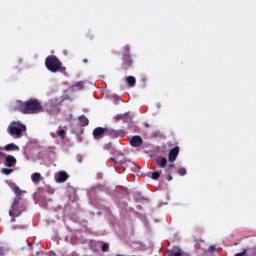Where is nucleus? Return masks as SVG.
<instances>
[{"label":"nucleus","instance_id":"26","mask_svg":"<svg viewBox=\"0 0 256 256\" xmlns=\"http://www.w3.org/2000/svg\"><path fill=\"white\" fill-rule=\"evenodd\" d=\"M109 250V245L107 243L102 244V251L107 252Z\"/></svg>","mask_w":256,"mask_h":256},{"label":"nucleus","instance_id":"33","mask_svg":"<svg viewBox=\"0 0 256 256\" xmlns=\"http://www.w3.org/2000/svg\"><path fill=\"white\" fill-rule=\"evenodd\" d=\"M15 221H16L15 217H12L11 222H15Z\"/></svg>","mask_w":256,"mask_h":256},{"label":"nucleus","instance_id":"10","mask_svg":"<svg viewBox=\"0 0 256 256\" xmlns=\"http://www.w3.org/2000/svg\"><path fill=\"white\" fill-rule=\"evenodd\" d=\"M5 162L7 167L12 168L16 166L17 160L15 157L8 155L6 156Z\"/></svg>","mask_w":256,"mask_h":256},{"label":"nucleus","instance_id":"9","mask_svg":"<svg viewBox=\"0 0 256 256\" xmlns=\"http://www.w3.org/2000/svg\"><path fill=\"white\" fill-rule=\"evenodd\" d=\"M142 144H143V139H142L140 136H138V135L133 136V137L130 139V145H131L132 147L137 148V147H140Z\"/></svg>","mask_w":256,"mask_h":256},{"label":"nucleus","instance_id":"6","mask_svg":"<svg viewBox=\"0 0 256 256\" xmlns=\"http://www.w3.org/2000/svg\"><path fill=\"white\" fill-rule=\"evenodd\" d=\"M126 135L125 131L123 130H114V129H109L106 128V136L115 139L118 137H124Z\"/></svg>","mask_w":256,"mask_h":256},{"label":"nucleus","instance_id":"29","mask_svg":"<svg viewBox=\"0 0 256 256\" xmlns=\"http://www.w3.org/2000/svg\"><path fill=\"white\" fill-rule=\"evenodd\" d=\"M216 250V246L215 245H211L208 247V251L209 252H214Z\"/></svg>","mask_w":256,"mask_h":256},{"label":"nucleus","instance_id":"5","mask_svg":"<svg viewBox=\"0 0 256 256\" xmlns=\"http://www.w3.org/2000/svg\"><path fill=\"white\" fill-rule=\"evenodd\" d=\"M131 48L129 45L122 48V70L127 71L133 66V60L131 58Z\"/></svg>","mask_w":256,"mask_h":256},{"label":"nucleus","instance_id":"8","mask_svg":"<svg viewBox=\"0 0 256 256\" xmlns=\"http://www.w3.org/2000/svg\"><path fill=\"white\" fill-rule=\"evenodd\" d=\"M179 152H180V148L178 146H175L174 148H172L168 153V161L170 163L175 162L179 155Z\"/></svg>","mask_w":256,"mask_h":256},{"label":"nucleus","instance_id":"1","mask_svg":"<svg viewBox=\"0 0 256 256\" xmlns=\"http://www.w3.org/2000/svg\"><path fill=\"white\" fill-rule=\"evenodd\" d=\"M16 109L26 115L39 114L45 111L38 99H30L25 102L17 101Z\"/></svg>","mask_w":256,"mask_h":256},{"label":"nucleus","instance_id":"18","mask_svg":"<svg viewBox=\"0 0 256 256\" xmlns=\"http://www.w3.org/2000/svg\"><path fill=\"white\" fill-rule=\"evenodd\" d=\"M78 120L80 121V124L82 125V127H85V126L89 125V120L85 116L78 117Z\"/></svg>","mask_w":256,"mask_h":256},{"label":"nucleus","instance_id":"34","mask_svg":"<svg viewBox=\"0 0 256 256\" xmlns=\"http://www.w3.org/2000/svg\"><path fill=\"white\" fill-rule=\"evenodd\" d=\"M49 112H50V114H52V110H50Z\"/></svg>","mask_w":256,"mask_h":256},{"label":"nucleus","instance_id":"23","mask_svg":"<svg viewBox=\"0 0 256 256\" xmlns=\"http://www.w3.org/2000/svg\"><path fill=\"white\" fill-rule=\"evenodd\" d=\"M177 173L180 175V176H184L187 174V170L185 168H180L177 170Z\"/></svg>","mask_w":256,"mask_h":256},{"label":"nucleus","instance_id":"24","mask_svg":"<svg viewBox=\"0 0 256 256\" xmlns=\"http://www.w3.org/2000/svg\"><path fill=\"white\" fill-rule=\"evenodd\" d=\"M159 177H160V173L158 171L153 172L151 175V178L153 180H157V179H159Z\"/></svg>","mask_w":256,"mask_h":256},{"label":"nucleus","instance_id":"2","mask_svg":"<svg viewBox=\"0 0 256 256\" xmlns=\"http://www.w3.org/2000/svg\"><path fill=\"white\" fill-rule=\"evenodd\" d=\"M13 191L16 194V198L9 211V215L11 217H19L27 208L26 204L22 201L23 198L21 197L23 193H26V191H22L18 186H14Z\"/></svg>","mask_w":256,"mask_h":256},{"label":"nucleus","instance_id":"19","mask_svg":"<svg viewBox=\"0 0 256 256\" xmlns=\"http://www.w3.org/2000/svg\"><path fill=\"white\" fill-rule=\"evenodd\" d=\"M31 179H32V181H33L34 183L37 184V183H39V182L41 181L42 176H41L40 173H34V174H32Z\"/></svg>","mask_w":256,"mask_h":256},{"label":"nucleus","instance_id":"28","mask_svg":"<svg viewBox=\"0 0 256 256\" xmlns=\"http://www.w3.org/2000/svg\"><path fill=\"white\" fill-rule=\"evenodd\" d=\"M246 254H247V249H243V251L236 254V256H245Z\"/></svg>","mask_w":256,"mask_h":256},{"label":"nucleus","instance_id":"14","mask_svg":"<svg viewBox=\"0 0 256 256\" xmlns=\"http://www.w3.org/2000/svg\"><path fill=\"white\" fill-rule=\"evenodd\" d=\"M172 168H175V165L174 164H170L167 169L165 170V172L167 173V176H166V180L167 181H172L173 180V177L171 175V171H172Z\"/></svg>","mask_w":256,"mask_h":256},{"label":"nucleus","instance_id":"3","mask_svg":"<svg viewBox=\"0 0 256 256\" xmlns=\"http://www.w3.org/2000/svg\"><path fill=\"white\" fill-rule=\"evenodd\" d=\"M46 68L52 73H64L66 68L63 67L62 62L56 56H48L45 60Z\"/></svg>","mask_w":256,"mask_h":256},{"label":"nucleus","instance_id":"32","mask_svg":"<svg viewBox=\"0 0 256 256\" xmlns=\"http://www.w3.org/2000/svg\"><path fill=\"white\" fill-rule=\"evenodd\" d=\"M82 62H84V64H87V63H88V60H87V59H84V60H82Z\"/></svg>","mask_w":256,"mask_h":256},{"label":"nucleus","instance_id":"11","mask_svg":"<svg viewBox=\"0 0 256 256\" xmlns=\"http://www.w3.org/2000/svg\"><path fill=\"white\" fill-rule=\"evenodd\" d=\"M155 163L160 168H165L167 166L168 160L165 157H158V158H156Z\"/></svg>","mask_w":256,"mask_h":256},{"label":"nucleus","instance_id":"35","mask_svg":"<svg viewBox=\"0 0 256 256\" xmlns=\"http://www.w3.org/2000/svg\"><path fill=\"white\" fill-rule=\"evenodd\" d=\"M0 150H3V148H2V147H0Z\"/></svg>","mask_w":256,"mask_h":256},{"label":"nucleus","instance_id":"12","mask_svg":"<svg viewBox=\"0 0 256 256\" xmlns=\"http://www.w3.org/2000/svg\"><path fill=\"white\" fill-rule=\"evenodd\" d=\"M68 178H69V175L64 171H61L58 173L57 181L59 183H64L67 181Z\"/></svg>","mask_w":256,"mask_h":256},{"label":"nucleus","instance_id":"30","mask_svg":"<svg viewBox=\"0 0 256 256\" xmlns=\"http://www.w3.org/2000/svg\"><path fill=\"white\" fill-rule=\"evenodd\" d=\"M4 253H5L4 248H3V247H0V256H3V255H4Z\"/></svg>","mask_w":256,"mask_h":256},{"label":"nucleus","instance_id":"4","mask_svg":"<svg viewBox=\"0 0 256 256\" xmlns=\"http://www.w3.org/2000/svg\"><path fill=\"white\" fill-rule=\"evenodd\" d=\"M27 131V127L26 125H24L22 122L20 121H14L12 122L8 128H7V132L15 138H21L24 136V133Z\"/></svg>","mask_w":256,"mask_h":256},{"label":"nucleus","instance_id":"31","mask_svg":"<svg viewBox=\"0 0 256 256\" xmlns=\"http://www.w3.org/2000/svg\"><path fill=\"white\" fill-rule=\"evenodd\" d=\"M0 156L6 157L7 155L5 153H3V152H0Z\"/></svg>","mask_w":256,"mask_h":256},{"label":"nucleus","instance_id":"13","mask_svg":"<svg viewBox=\"0 0 256 256\" xmlns=\"http://www.w3.org/2000/svg\"><path fill=\"white\" fill-rule=\"evenodd\" d=\"M168 256H186V253H184L179 247H175Z\"/></svg>","mask_w":256,"mask_h":256},{"label":"nucleus","instance_id":"25","mask_svg":"<svg viewBox=\"0 0 256 256\" xmlns=\"http://www.w3.org/2000/svg\"><path fill=\"white\" fill-rule=\"evenodd\" d=\"M12 172H13L12 169H8V168L2 169V173H4L5 175H10Z\"/></svg>","mask_w":256,"mask_h":256},{"label":"nucleus","instance_id":"15","mask_svg":"<svg viewBox=\"0 0 256 256\" xmlns=\"http://www.w3.org/2000/svg\"><path fill=\"white\" fill-rule=\"evenodd\" d=\"M126 83H128V86L130 88H133L136 85V78L132 77V76H128V77H126Z\"/></svg>","mask_w":256,"mask_h":256},{"label":"nucleus","instance_id":"21","mask_svg":"<svg viewBox=\"0 0 256 256\" xmlns=\"http://www.w3.org/2000/svg\"><path fill=\"white\" fill-rule=\"evenodd\" d=\"M120 157H123V155L116 157L115 162H116V164L124 165L126 163L125 158L120 159Z\"/></svg>","mask_w":256,"mask_h":256},{"label":"nucleus","instance_id":"7","mask_svg":"<svg viewBox=\"0 0 256 256\" xmlns=\"http://www.w3.org/2000/svg\"><path fill=\"white\" fill-rule=\"evenodd\" d=\"M106 134H107V128L96 127V129L92 131V135L96 140L102 139L104 136H106Z\"/></svg>","mask_w":256,"mask_h":256},{"label":"nucleus","instance_id":"20","mask_svg":"<svg viewBox=\"0 0 256 256\" xmlns=\"http://www.w3.org/2000/svg\"><path fill=\"white\" fill-rule=\"evenodd\" d=\"M122 116H125L124 117V119H123V121H126V122H132V117L130 116V112H128V113H124V114H122Z\"/></svg>","mask_w":256,"mask_h":256},{"label":"nucleus","instance_id":"16","mask_svg":"<svg viewBox=\"0 0 256 256\" xmlns=\"http://www.w3.org/2000/svg\"><path fill=\"white\" fill-rule=\"evenodd\" d=\"M84 88V82L80 81L74 85H72V90L81 91Z\"/></svg>","mask_w":256,"mask_h":256},{"label":"nucleus","instance_id":"17","mask_svg":"<svg viewBox=\"0 0 256 256\" xmlns=\"http://www.w3.org/2000/svg\"><path fill=\"white\" fill-rule=\"evenodd\" d=\"M6 151H19V147L14 143L8 144L4 148Z\"/></svg>","mask_w":256,"mask_h":256},{"label":"nucleus","instance_id":"22","mask_svg":"<svg viewBox=\"0 0 256 256\" xmlns=\"http://www.w3.org/2000/svg\"><path fill=\"white\" fill-rule=\"evenodd\" d=\"M57 134H58V136L61 138V139H65V137H66V131L65 130H59L58 132H57Z\"/></svg>","mask_w":256,"mask_h":256},{"label":"nucleus","instance_id":"27","mask_svg":"<svg viewBox=\"0 0 256 256\" xmlns=\"http://www.w3.org/2000/svg\"><path fill=\"white\" fill-rule=\"evenodd\" d=\"M125 116H126V115L120 114V115L114 117V119H116V121H119V120H122V121H123V119H125Z\"/></svg>","mask_w":256,"mask_h":256}]
</instances>
